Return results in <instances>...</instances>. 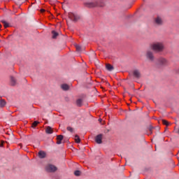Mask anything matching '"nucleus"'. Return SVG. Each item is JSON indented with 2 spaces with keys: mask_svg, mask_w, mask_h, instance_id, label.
Listing matches in <instances>:
<instances>
[{
  "mask_svg": "<svg viewBox=\"0 0 179 179\" xmlns=\"http://www.w3.org/2000/svg\"><path fill=\"white\" fill-rule=\"evenodd\" d=\"M52 38H57V37H58L57 32L55 31H52Z\"/></svg>",
  "mask_w": 179,
  "mask_h": 179,
  "instance_id": "obj_16",
  "label": "nucleus"
},
{
  "mask_svg": "<svg viewBox=\"0 0 179 179\" xmlns=\"http://www.w3.org/2000/svg\"><path fill=\"white\" fill-rule=\"evenodd\" d=\"M10 85L12 86L16 85V78L14 76H10Z\"/></svg>",
  "mask_w": 179,
  "mask_h": 179,
  "instance_id": "obj_9",
  "label": "nucleus"
},
{
  "mask_svg": "<svg viewBox=\"0 0 179 179\" xmlns=\"http://www.w3.org/2000/svg\"><path fill=\"white\" fill-rule=\"evenodd\" d=\"M178 133H179V130H178Z\"/></svg>",
  "mask_w": 179,
  "mask_h": 179,
  "instance_id": "obj_28",
  "label": "nucleus"
},
{
  "mask_svg": "<svg viewBox=\"0 0 179 179\" xmlns=\"http://www.w3.org/2000/svg\"><path fill=\"white\" fill-rule=\"evenodd\" d=\"M76 106L78 107H81L82 106V99H78V101H76Z\"/></svg>",
  "mask_w": 179,
  "mask_h": 179,
  "instance_id": "obj_17",
  "label": "nucleus"
},
{
  "mask_svg": "<svg viewBox=\"0 0 179 179\" xmlns=\"http://www.w3.org/2000/svg\"><path fill=\"white\" fill-rule=\"evenodd\" d=\"M68 89H69V87H68V85L62 84V90L68 91Z\"/></svg>",
  "mask_w": 179,
  "mask_h": 179,
  "instance_id": "obj_13",
  "label": "nucleus"
},
{
  "mask_svg": "<svg viewBox=\"0 0 179 179\" xmlns=\"http://www.w3.org/2000/svg\"><path fill=\"white\" fill-rule=\"evenodd\" d=\"M69 17L73 21V22H78V20L80 19L79 15L73 13H69Z\"/></svg>",
  "mask_w": 179,
  "mask_h": 179,
  "instance_id": "obj_5",
  "label": "nucleus"
},
{
  "mask_svg": "<svg viewBox=\"0 0 179 179\" xmlns=\"http://www.w3.org/2000/svg\"><path fill=\"white\" fill-rule=\"evenodd\" d=\"M87 8H95V6H104V3L101 2L100 1H94V2H87L85 3Z\"/></svg>",
  "mask_w": 179,
  "mask_h": 179,
  "instance_id": "obj_3",
  "label": "nucleus"
},
{
  "mask_svg": "<svg viewBox=\"0 0 179 179\" xmlns=\"http://www.w3.org/2000/svg\"><path fill=\"white\" fill-rule=\"evenodd\" d=\"M45 170L48 173H53L57 172V166L52 164H45Z\"/></svg>",
  "mask_w": 179,
  "mask_h": 179,
  "instance_id": "obj_2",
  "label": "nucleus"
},
{
  "mask_svg": "<svg viewBox=\"0 0 179 179\" xmlns=\"http://www.w3.org/2000/svg\"><path fill=\"white\" fill-rule=\"evenodd\" d=\"M161 123L164 124V125H166V127L169 125V123H167V121L165 120H161Z\"/></svg>",
  "mask_w": 179,
  "mask_h": 179,
  "instance_id": "obj_21",
  "label": "nucleus"
},
{
  "mask_svg": "<svg viewBox=\"0 0 179 179\" xmlns=\"http://www.w3.org/2000/svg\"><path fill=\"white\" fill-rule=\"evenodd\" d=\"M131 75L134 76V78H141V72L138 71V70H134V71L131 72Z\"/></svg>",
  "mask_w": 179,
  "mask_h": 179,
  "instance_id": "obj_7",
  "label": "nucleus"
},
{
  "mask_svg": "<svg viewBox=\"0 0 179 179\" xmlns=\"http://www.w3.org/2000/svg\"><path fill=\"white\" fill-rule=\"evenodd\" d=\"M41 13H44V12H45V10L41 9Z\"/></svg>",
  "mask_w": 179,
  "mask_h": 179,
  "instance_id": "obj_25",
  "label": "nucleus"
},
{
  "mask_svg": "<svg viewBox=\"0 0 179 179\" xmlns=\"http://www.w3.org/2000/svg\"><path fill=\"white\" fill-rule=\"evenodd\" d=\"M66 131H69V132H73V127H66Z\"/></svg>",
  "mask_w": 179,
  "mask_h": 179,
  "instance_id": "obj_23",
  "label": "nucleus"
},
{
  "mask_svg": "<svg viewBox=\"0 0 179 179\" xmlns=\"http://www.w3.org/2000/svg\"><path fill=\"white\" fill-rule=\"evenodd\" d=\"M5 105H6L5 100L1 99V101H0V107H1V108L5 107Z\"/></svg>",
  "mask_w": 179,
  "mask_h": 179,
  "instance_id": "obj_19",
  "label": "nucleus"
},
{
  "mask_svg": "<svg viewBox=\"0 0 179 179\" xmlns=\"http://www.w3.org/2000/svg\"><path fill=\"white\" fill-rule=\"evenodd\" d=\"M36 156L39 157V159H45V152L39 151V152H38V154H36Z\"/></svg>",
  "mask_w": 179,
  "mask_h": 179,
  "instance_id": "obj_8",
  "label": "nucleus"
},
{
  "mask_svg": "<svg viewBox=\"0 0 179 179\" xmlns=\"http://www.w3.org/2000/svg\"><path fill=\"white\" fill-rule=\"evenodd\" d=\"M37 124H38V122L34 121L32 122V128L36 127Z\"/></svg>",
  "mask_w": 179,
  "mask_h": 179,
  "instance_id": "obj_22",
  "label": "nucleus"
},
{
  "mask_svg": "<svg viewBox=\"0 0 179 179\" xmlns=\"http://www.w3.org/2000/svg\"><path fill=\"white\" fill-rule=\"evenodd\" d=\"M155 62H157V65L159 66H167V59H165L164 57H159L157 59H155Z\"/></svg>",
  "mask_w": 179,
  "mask_h": 179,
  "instance_id": "obj_4",
  "label": "nucleus"
},
{
  "mask_svg": "<svg viewBox=\"0 0 179 179\" xmlns=\"http://www.w3.org/2000/svg\"><path fill=\"white\" fill-rule=\"evenodd\" d=\"M73 174L76 175V176H79L80 174H82V172L76 171V172H73Z\"/></svg>",
  "mask_w": 179,
  "mask_h": 179,
  "instance_id": "obj_20",
  "label": "nucleus"
},
{
  "mask_svg": "<svg viewBox=\"0 0 179 179\" xmlns=\"http://www.w3.org/2000/svg\"><path fill=\"white\" fill-rule=\"evenodd\" d=\"M45 134H52V128L50 127H45Z\"/></svg>",
  "mask_w": 179,
  "mask_h": 179,
  "instance_id": "obj_11",
  "label": "nucleus"
},
{
  "mask_svg": "<svg viewBox=\"0 0 179 179\" xmlns=\"http://www.w3.org/2000/svg\"><path fill=\"white\" fill-rule=\"evenodd\" d=\"M164 48L162 45H152L150 46V50L145 51V59L148 60L149 62H154V53H159L163 52Z\"/></svg>",
  "mask_w": 179,
  "mask_h": 179,
  "instance_id": "obj_1",
  "label": "nucleus"
},
{
  "mask_svg": "<svg viewBox=\"0 0 179 179\" xmlns=\"http://www.w3.org/2000/svg\"><path fill=\"white\" fill-rule=\"evenodd\" d=\"M76 143H79V136L76 135Z\"/></svg>",
  "mask_w": 179,
  "mask_h": 179,
  "instance_id": "obj_24",
  "label": "nucleus"
},
{
  "mask_svg": "<svg viewBox=\"0 0 179 179\" xmlns=\"http://www.w3.org/2000/svg\"><path fill=\"white\" fill-rule=\"evenodd\" d=\"M155 22L156 24H162V23H163V20L160 17H157L155 20Z\"/></svg>",
  "mask_w": 179,
  "mask_h": 179,
  "instance_id": "obj_10",
  "label": "nucleus"
},
{
  "mask_svg": "<svg viewBox=\"0 0 179 179\" xmlns=\"http://www.w3.org/2000/svg\"><path fill=\"white\" fill-rule=\"evenodd\" d=\"M76 50L78 51V52H80L83 50H84V48H83L82 46H76Z\"/></svg>",
  "mask_w": 179,
  "mask_h": 179,
  "instance_id": "obj_14",
  "label": "nucleus"
},
{
  "mask_svg": "<svg viewBox=\"0 0 179 179\" xmlns=\"http://www.w3.org/2000/svg\"><path fill=\"white\" fill-rule=\"evenodd\" d=\"M1 23H3V27H5V29H6L7 27H9V23H8L6 21L2 20Z\"/></svg>",
  "mask_w": 179,
  "mask_h": 179,
  "instance_id": "obj_18",
  "label": "nucleus"
},
{
  "mask_svg": "<svg viewBox=\"0 0 179 179\" xmlns=\"http://www.w3.org/2000/svg\"><path fill=\"white\" fill-rule=\"evenodd\" d=\"M106 68H107V71H113V66L111 64L106 65Z\"/></svg>",
  "mask_w": 179,
  "mask_h": 179,
  "instance_id": "obj_15",
  "label": "nucleus"
},
{
  "mask_svg": "<svg viewBox=\"0 0 179 179\" xmlns=\"http://www.w3.org/2000/svg\"><path fill=\"white\" fill-rule=\"evenodd\" d=\"M155 45H160V44H159V43H157V44H155Z\"/></svg>",
  "mask_w": 179,
  "mask_h": 179,
  "instance_id": "obj_27",
  "label": "nucleus"
},
{
  "mask_svg": "<svg viewBox=\"0 0 179 179\" xmlns=\"http://www.w3.org/2000/svg\"><path fill=\"white\" fill-rule=\"evenodd\" d=\"M1 27H2V25L0 24V30H1Z\"/></svg>",
  "mask_w": 179,
  "mask_h": 179,
  "instance_id": "obj_26",
  "label": "nucleus"
},
{
  "mask_svg": "<svg viewBox=\"0 0 179 179\" xmlns=\"http://www.w3.org/2000/svg\"><path fill=\"white\" fill-rule=\"evenodd\" d=\"M64 140V136H57V145L61 144V141Z\"/></svg>",
  "mask_w": 179,
  "mask_h": 179,
  "instance_id": "obj_12",
  "label": "nucleus"
},
{
  "mask_svg": "<svg viewBox=\"0 0 179 179\" xmlns=\"http://www.w3.org/2000/svg\"><path fill=\"white\" fill-rule=\"evenodd\" d=\"M96 143L102 144V134H98V136H96Z\"/></svg>",
  "mask_w": 179,
  "mask_h": 179,
  "instance_id": "obj_6",
  "label": "nucleus"
}]
</instances>
